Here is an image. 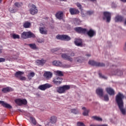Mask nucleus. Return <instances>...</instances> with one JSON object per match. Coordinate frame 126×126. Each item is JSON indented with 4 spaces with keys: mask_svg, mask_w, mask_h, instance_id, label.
I'll return each instance as SVG.
<instances>
[{
    "mask_svg": "<svg viewBox=\"0 0 126 126\" xmlns=\"http://www.w3.org/2000/svg\"><path fill=\"white\" fill-rule=\"evenodd\" d=\"M124 98L125 95H124L123 94L119 93L116 95V101L122 114L123 115H126V109L124 108V101L123 100V99Z\"/></svg>",
    "mask_w": 126,
    "mask_h": 126,
    "instance_id": "f257e3e1",
    "label": "nucleus"
},
{
    "mask_svg": "<svg viewBox=\"0 0 126 126\" xmlns=\"http://www.w3.org/2000/svg\"><path fill=\"white\" fill-rule=\"evenodd\" d=\"M69 89H70V86L66 85L58 87L57 88V92L59 93V94H63L65 93V91H67V90H69Z\"/></svg>",
    "mask_w": 126,
    "mask_h": 126,
    "instance_id": "f03ea898",
    "label": "nucleus"
},
{
    "mask_svg": "<svg viewBox=\"0 0 126 126\" xmlns=\"http://www.w3.org/2000/svg\"><path fill=\"white\" fill-rule=\"evenodd\" d=\"M58 51H59V52H67V53H68L69 55H70L71 57H74V52H73L70 49L63 50L62 49L56 48H53L51 50V52H52V53H55V52H58Z\"/></svg>",
    "mask_w": 126,
    "mask_h": 126,
    "instance_id": "7ed1b4c3",
    "label": "nucleus"
},
{
    "mask_svg": "<svg viewBox=\"0 0 126 126\" xmlns=\"http://www.w3.org/2000/svg\"><path fill=\"white\" fill-rule=\"evenodd\" d=\"M23 74H24V72L19 71L15 73V76L17 77V78H18V79L23 81L26 80V77L22 76Z\"/></svg>",
    "mask_w": 126,
    "mask_h": 126,
    "instance_id": "20e7f679",
    "label": "nucleus"
},
{
    "mask_svg": "<svg viewBox=\"0 0 126 126\" xmlns=\"http://www.w3.org/2000/svg\"><path fill=\"white\" fill-rule=\"evenodd\" d=\"M31 8L30 9V12L32 15H35L38 13V8L34 4H32L31 6Z\"/></svg>",
    "mask_w": 126,
    "mask_h": 126,
    "instance_id": "39448f33",
    "label": "nucleus"
},
{
    "mask_svg": "<svg viewBox=\"0 0 126 126\" xmlns=\"http://www.w3.org/2000/svg\"><path fill=\"white\" fill-rule=\"evenodd\" d=\"M58 40H63L64 41H69L70 37L66 35H58L56 36Z\"/></svg>",
    "mask_w": 126,
    "mask_h": 126,
    "instance_id": "423d86ee",
    "label": "nucleus"
},
{
    "mask_svg": "<svg viewBox=\"0 0 126 126\" xmlns=\"http://www.w3.org/2000/svg\"><path fill=\"white\" fill-rule=\"evenodd\" d=\"M53 85L50 84H45L43 85H41L38 87V88L40 89V90H42V91H45L46 89H48L49 88H51Z\"/></svg>",
    "mask_w": 126,
    "mask_h": 126,
    "instance_id": "0eeeda50",
    "label": "nucleus"
},
{
    "mask_svg": "<svg viewBox=\"0 0 126 126\" xmlns=\"http://www.w3.org/2000/svg\"><path fill=\"white\" fill-rule=\"evenodd\" d=\"M89 63L91 65H94L95 66H105V64L103 63H97L94 61H90Z\"/></svg>",
    "mask_w": 126,
    "mask_h": 126,
    "instance_id": "6e6552de",
    "label": "nucleus"
},
{
    "mask_svg": "<svg viewBox=\"0 0 126 126\" xmlns=\"http://www.w3.org/2000/svg\"><path fill=\"white\" fill-rule=\"evenodd\" d=\"M16 104L19 105V106H21L22 105H26L27 104V100L26 99H16L15 100Z\"/></svg>",
    "mask_w": 126,
    "mask_h": 126,
    "instance_id": "1a4fd4ad",
    "label": "nucleus"
},
{
    "mask_svg": "<svg viewBox=\"0 0 126 126\" xmlns=\"http://www.w3.org/2000/svg\"><path fill=\"white\" fill-rule=\"evenodd\" d=\"M75 31L78 33H82V34H85L87 32V30L83 29L81 27H77L75 28Z\"/></svg>",
    "mask_w": 126,
    "mask_h": 126,
    "instance_id": "9d476101",
    "label": "nucleus"
},
{
    "mask_svg": "<svg viewBox=\"0 0 126 126\" xmlns=\"http://www.w3.org/2000/svg\"><path fill=\"white\" fill-rule=\"evenodd\" d=\"M53 82L55 84L57 85H60L62 82H63V79L61 77H57L54 79L53 80Z\"/></svg>",
    "mask_w": 126,
    "mask_h": 126,
    "instance_id": "9b49d317",
    "label": "nucleus"
},
{
    "mask_svg": "<svg viewBox=\"0 0 126 126\" xmlns=\"http://www.w3.org/2000/svg\"><path fill=\"white\" fill-rule=\"evenodd\" d=\"M69 11L72 15L78 14V13H79V10L75 8H70L69 9Z\"/></svg>",
    "mask_w": 126,
    "mask_h": 126,
    "instance_id": "f8f14e48",
    "label": "nucleus"
},
{
    "mask_svg": "<svg viewBox=\"0 0 126 126\" xmlns=\"http://www.w3.org/2000/svg\"><path fill=\"white\" fill-rule=\"evenodd\" d=\"M86 33L89 36L91 37V38H92V37L94 36V35H96V32L92 29L90 30L88 32L87 31Z\"/></svg>",
    "mask_w": 126,
    "mask_h": 126,
    "instance_id": "ddd939ff",
    "label": "nucleus"
},
{
    "mask_svg": "<svg viewBox=\"0 0 126 126\" xmlns=\"http://www.w3.org/2000/svg\"><path fill=\"white\" fill-rule=\"evenodd\" d=\"M46 62H47V60L44 59L37 60L36 61V63L38 65H44L46 63Z\"/></svg>",
    "mask_w": 126,
    "mask_h": 126,
    "instance_id": "4468645a",
    "label": "nucleus"
},
{
    "mask_svg": "<svg viewBox=\"0 0 126 126\" xmlns=\"http://www.w3.org/2000/svg\"><path fill=\"white\" fill-rule=\"evenodd\" d=\"M0 104H1V105H2V106L4 108H7V109H11V108H12L10 105L8 104L6 102H5L4 101L0 100Z\"/></svg>",
    "mask_w": 126,
    "mask_h": 126,
    "instance_id": "2eb2a0df",
    "label": "nucleus"
},
{
    "mask_svg": "<svg viewBox=\"0 0 126 126\" xmlns=\"http://www.w3.org/2000/svg\"><path fill=\"white\" fill-rule=\"evenodd\" d=\"M96 93L99 97H103V89L100 88H98L96 90Z\"/></svg>",
    "mask_w": 126,
    "mask_h": 126,
    "instance_id": "dca6fc26",
    "label": "nucleus"
},
{
    "mask_svg": "<svg viewBox=\"0 0 126 126\" xmlns=\"http://www.w3.org/2000/svg\"><path fill=\"white\" fill-rule=\"evenodd\" d=\"M62 57L64 60H67V61H69V62H72L73 61L72 58H71L70 56H68L65 54H63L62 55Z\"/></svg>",
    "mask_w": 126,
    "mask_h": 126,
    "instance_id": "f3484780",
    "label": "nucleus"
},
{
    "mask_svg": "<svg viewBox=\"0 0 126 126\" xmlns=\"http://www.w3.org/2000/svg\"><path fill=\"white\" fill-rule=\"evenodd\" d=\"M39 32L41 33V34H44V35H46V34H48V31L46 30L45 27L39 28Z\"/></svg>",
    "mask_w": 126,
    "mask_h": 126,
    "instance_id": "a211bd4d",
    "label": "nucleus"
},
{
    "mask_svg": "<svg viewBox=\"0 0 126 126\" xmlns=\"http://www.w3.org/2000/svg\"><path fill=\"white\" fill-rule=\"evenodd\" d=\"M106 91L109 95H115V91L111 88H107L106 89Z\"/></svg>",
    "mask_w": 126,
    "mask_h": 126,
    "instance_id": "6ab92c4d",
    "label": "nucleus"
},
{
    "mask_svg": "<svg viewBox=\"0 0 126 126\" xmlns=\"http://www.w3.org/2000/svg\"><path fill=\"white\" fill-rule=\"evenodd\" d=\"M53 75V74L51 72H46L44 74V76L46 78V79H49L51 78Z\"/></svg>",
    "mask_w": 126,
    "mask_h": 126,
    "instance_id": "aec40b11",
    "label": "nucleus"
},
{
    "mask_svg": "<svg viewBox=\"0 0 126 126\" xmlns=\"http://www.w3.org/2000/svg\"><path fill=\"white\" fill-rule=\"evenodd\" d=\"M74 43L76 46H82V40L81 39H76Z\"/></svg>",
    "mask_w": 126,
    "mask_h": 126,
    "instance_id": "412c9836",
    "label": "nucleus"
},
{
    "mask_svg": "<svg viewBox=\"0 0 126 126\" xmlns=\"http://www.w3.org/2000/svg\"><path fill=\"white\" fill-rule=\"evenodd\" d=\"M34 76H35V73L33 72H30L27 75V77H28V79H29V80H32V78L34 77Z\"/></svg>",
    "mask_w": 126,
    "mask_h": 126,
    "instance_id": "4be33fe9",
    "label": "nucleus"
},
{
    "mask_svg": "<svg viewBox=\"0 0 126 126\" xmlns=\"http://www.w3.org/2000/svg\"><path fill=\"white\" fill-rule=\"evenodd\" d=\"M53 64L54 65H56V66H63V63L58 61H53Z\"/></svg>",
    "mask_w": 126,
    "mask_h": 126,
    "instance_id": "5701e85b",
    "label": "nucleus"
},
{
    "mask_svg": "<svg viewBox=\"0 0 126 126\" xmlns=\"http://www.w3.org/2000/svg\"><path fill=\"white\" fill-rule=\"evenodd\" d=\"M2 91L4 93H6L7 92H10V91H13V89L10 87H7V88H3L2 90Z\"/></svg>",
    "mask_w": 126,
    "mask_h": 126,
    "instance_id": "b1692460",
    "label": "nucleus"
},
{
    "mask_svg": "<svg viewBox=\"0 0 126 126\" xmlns=\"http://www.w3.org/2000/svg\"><path fill=\"white\" fill-rule=\"evenodd\" d=\"M124 20V17L122 16H117L115 17V22H122Z\"/></svg>",
    "mask_w": 126,
    "mask_h": 126,
    "instance_id": "393cba45",
    "label": "nucleus"
},
{
    "mask_svg": "<svg viewBox=\"0 0 126 126\" xmlns=\"http://www.w3.org/2000/svg\"><path fill=\"white\" fill-rule=\"evenodd\" d=\"M57 120L58 119L57 118V117L52 116L50 118V123H51V124H56Z\"/></svg>",
    "mask_w": 126,
    "mask_h": 126,
    "instance_id": "a878e982",
    "label": "nucleus"
},
{
    "mask_svg": "<svg viewBox=\"0 0 126 126\" xmlns=\"http://www.w3.org/2000/svg\"><path fill=\"white\" fill-rule=\"evenodd\" d=\"M27 38H35V35L31 32H27Z\"/></svg>",
    "mask_w": 126,
    "mask_h": 126,
    "instance_id": "bb28decb",
    "label": "nucleus"
},
{
    "mask_svg": "<svg viewBox=\"0 0 126 126\" xmlns=\"http://www.w3.org/2000/svg\"><path fill=\"white\" fill-rule=\"evenodd\" d=\"M28 46L32 50H37V49H38L37 45H36L35 43L28 44Z\"/></svg>",
    "mask_w": 126,
    "mask_h": 126,
    "instance_id": "cd10ccee",
    "label": "nucleus"
},
{
    "mask_svg": "<svg viewBox=\"0 0 126 126\" xmlns=\"http://www.w3.org/2000/svg\"><path fill=\"white\" fill-rule=\"evenodd\" d=\"M82 110H83L84 112L83 113V116H88V113H89V109H86V108L83 107Z\"/></svg>",
    "mask_w": 126,
    "mask_h": 126,
    "instance_id": "c85d7f7f",
    "label": "nucleus"
},
{
    "mask_svg": "<svg viewBox=\"0 0 126 126\" xmlns=\"http://www.w3.org/2000/svg\"><path fill=\"white\" fill-rule=\"evenodd\" d=\"M115 75H118L119 76H121V75H123V72L121 70H117L115 71L114 73L113 74Z\"/></svg>",
    "mask_w": 126,
    "mask_h": 126,
    "instance_id": "c756f323",
    "label": "nucleus"
},
{
    "mask_svg": "<svg viewBox=\"0 0 126 126\" xmlns=\"http://www.w3.org/2000/svg\"><path fill=\"white\" fill-rule=\"evenodd\" d=\"M103 20L106 22H110L111 21V16H104L103 17Z\"/></svg>",
    "mask_w": 126,
    "mask_h": 126,
    "instance_id": "7c9ffc66",
    "label": "nucleus"
},
{
    "mask_svg": "<svg viewBox=\"0 0 126 126\" xmlns=\"http://www.w3.org/2000/svg\"><path fill=\"white\" fill-rule=\"evenodd\" d=\"M31 25V24L30 23L26 22L24 24L23 27H24V28H29Z\"/></svg>",
    "mask_w": 126,
    "mask_h": 126,
    "instance_id": "2f4dec72",
    "label": "nucleus"
},
{
    "mask_svg": "<svg viewBox=\"0 0 126 126\" xmlns=\"http://www.w3.org/2000/svg\"><path fill=\"white\" fill-rule=\"evenodd\" d=\"M14 5L16 6V7H21L22 5H23V3L22 2H16L14 3Z\"/></svg>",
    "mask_w": 126,
    "mask_h": 126,
    "instance_id": "473e14b6",
    "label": "nucleus"
},
{
    "mask_svg": "<svg viewBox=\"0 0 126 126\" xmlns=\"http://www.w3.org/2000/svg\"><path fill=\"white\" fill-rule=\"evenodd\" d=\"M55 16H63V12L59 11L56 13Z\"/></svg>",
    "mask_w": 126,
    "mask_h": 126,
    "instance_id": "72a5a7b5",
    "label": "nucleus"
},
{
    "mask_svg": "<svg viewBox=\"0 0 126 126\" xmlns=\"http://www.w3.org/2000/svg\"><path fill=\"white\" fill-rule=\"evenodd\" d=\"M92 119L95 120V121H98V122H102V118L98 116H93L92 117Z\"/></svg>",
    "mask_w": 126,
    "mask_h": 126,
    "instance_id": "f704fd0d",
    "label": "nucleus"
},
{
    "mask_svg": "<svg viewBox=\"0 0 126 126\" xmlns=\"http://www.w3.org/2000/svg\"><path fill=\"white\" fill-rule=\"evenodd\" d=\"M71 112L73 113V114H75V115H77V114L79 113V111L76 109H71Z\"/></svg>",
    "mask_w": 126,
    "mask_h": 126,
    "instance_id": "c9c22d12",
    "label": "nucleus"
},
{
    "mask_svg": "<svg viewBox=\"0 0 126 126\" xmlns=\"http://www.w3.org/2000/svg\"><path fill=\"white\" fill-rule=\"evenodd\" d=\"M103 15L104 16H111L112 13L110 12L105 11L103 12Z\"/></svg>",
    "mask_w": 126,
    "mask_h": 126,
    "instance_id": "e433bc0d",
    "label": "nucleus"
},
{
    "mask_svg": "<svg viewBox=\"0 0 126 126\" xmlns=\"http://www.w3.org/2000/svg\"><path fill=\"white\" fill-rule=\"evenodd\" d=\"M22 37L23 38V39H27V33L26 32H24L22 33Z\"/></svg>",
    "mask_w": 126,
    "mask_h": 126,
    "instance_id": "4c0bfd02",
    "label": "nucleus"
},
{
    "mask_svg": "<svg viewBox=\"0 0 126 126\" xmlns=\"http://www.w3.org/2000/svg\"><path fill=\"white\" fill-rule=\"evenodd\" d=\"M30 120L32 122V124H33V125H36V120H35L34 118L31 117L30 118Z\"/></svg>",
    "mask_w": 126,
    "mask_h": 126,
    "instance_id": "58836bf2",
    "label": "nucleus"
},
{
    "mask_svg": "<svg viewBox=\"0 0 126 126\" xmlns=\"http://www.w3.org/2000/svg\"><path fill=\"white\" fill-rule=\"evenodd\" d=\"M75 61L77 63H82L81 57H77L75 59Z\"/></svg>",
    "mask_w": 126,
    "mask_h": 126,
    "instance_id": "ea45409f",
    "label": "nucleus"
},
{
    "mask_svg": "<svg viewBox=\"0 0 126 126\" xmlns=\"http://www.w3.org/2000/svg\"><path fill=\"white\" fill-rule=\"evenodd\" d=\"M56 75H58V76H63V72L61 71H57Z\"/></svg>",
    "mask_w": 126,
    "mask_h": 126,
    "instance_id": "a19ab883",
    "label": "nucleus"
},
{
    "mask_svg": "<svg viewBox=\"0 0 126 126\" xmlns=\"http://www.w3.org/2000/svg\"><path fill=\"white\" fill-rule=\"evenodd\" d=\"M76 5L77 7L79 8L80 10H81V11H82V6L81 5V4H80V3H79V2L77 3Z\"/></svg>",
    "mask_w": 126,
    "mask_h": 126,
    "instance_id": "79ce46f5",
    "label": "nucleus"
},
{
    "mask_svg": "<svg viewBox=\"0 0 126 126\" xmlns=\"http://www.w3.org/2000/svg\"><path fill=\"white\" fill-rule=\"evenodd\" d=\"M13 39H19V35L14 34L12 35Z\"/></svg>",
    "mask_w": 126,
    "mask_h": 126,
    "instance_id": "37998d69",
    "label": "nucleus"
},
{
    "mask_svg": "<svg viewBox=\"0 0 126 126\" xmlns=\"http://www.w3.org/2000/svg\"><path fill=\"white\" fill-rule=\"evenodd\" d=\"M94 13V11H88L87 12V14L88 15H92V14H93Z\"/></svg>",
    "mask_w": 126,
    "mask_h": 126,
    "instance_id": "c03bdc74",
    "label": "nucleus"
},
{
    "mask_svg": "<svg viewBox=\"0 0 126 126\" xmlns=\"http://www.w3.org/2000/svg\"><path fill=\"white\" fill-rule=\"evenodd\" d=\"M9 10H10V12L11 13H14L15 12H16V10L14 9H13L11 8H9Z\"/></svg>",
    "mask_w": 126,
    "mask_h": 126,
    "instance_id": "a18cd8bd",
    "label": "nucleus"
},
{
    "mask_svg": "<svg viewBox=\"0 0 126 126\" xmlns=\"http://www.w3.org/2000/svg\"><path fill=\"white\" fill-rule=\"evenodd\" d=\"M99 77H100L101 78H103V79H107V77L104 75H102L101 73H99Z\"/></svg>",
    "mask_w": 126,
    "mask_h": 126,
    "instance_id": "49530a36",
    "label": "nucleus"
},
{
    "mask_svg": "<svg viewBox=\"0 0 126 126\" xmlns=\"http://www.w3.org/2000/svg\"><path fill=\"white\" fill-rule=\"evenodd\" d=\"M104 99L105 101H109V96H108V95H105L104 96Z\"/></svg>",
    "mask_w": 126,
    "mask_h": 126,
    "instance_id": "de8ad7c7",
    "label": "nucleus"
},
{
    "mask_svg": "<svg viewBox=\"0 0 126 126\" xmlns=\"http://www.w3.org/2000/svg\"><path fill=\"white\" fill-rule=\"evenodd\" d=\"M77 126H85L84 124H83V123H81V122H78L77 123Z\"/></svg>",
    "mask_w": 126,
    "mask_h": 126,
    "instance_id": "09e8293b",
    "label": "nucleus"
},
{
    "mask_svg": "<svg viewBox=\"0 0 126 126\" xmlns=\"http://www.w3.org/2000/svg\"><path fill=\"white\" fill-rule=\"evenodd\" d=\"M37 41L38 43H44V39H38Z\"/></svg>",
    "mask_w": 126,
    "mask_h": 126,
    "instance_id": "8fccbe9b",
    "label": "nucleus"
},
{
    "mask_svg": "<svg viewBox=\"0 0 126 126\" xmlns=\"http://www.w3.org/2000/svg\"><path fill=\"white\" fill-rule=\"evenodd\" d=\"M5 62V59L4 58H0V63H3Z\"/></svg>",
    "mask_w": 126,
    "mask_h": 126,
    "instance_id": "3c124183",
    "label": "nucleus"
},
{
    "mask_svg": "<svg viewBox=\"0 0 126 126\" xmlns=\"http://www.w3.org/2000/svg\"><path fill=\"white\" fill-rule=\"evenodd\" d=\"M90 126H108L107 125H91Z\"/></svg>",
    "mask_w": 126,
    "mask_h": 126,
    "instance_id": "603ef678",
    "label": "nucleus"
},
{
    "mask_svg": "<svg viewBox=\"0 0 126 126\" xmlns=\"http://www.w3.org/2000/svg\"><path fill=\"white\" fill-rule=\"evenodd\" d=\"M56 18L59 19V20H61V19H63V16H57Z\"/></svg>",
    "mask_w": 126,
    "mask_h": 126,
    "instance_id": "864d4df0",
    "label": "nucleus"
},
{
    "mask_svg": "<svg viewBox=\"0 0 126 126\" xmlns=\"http://www.w3.org/2000/svg\"><path fill=\"white\" fill-rule=\"evenodd\" d=\"M64 67L67 68V67H70V65H66L64 66Z\"/></svg>",
    "mask_w": 126,
    "mask_h": 126,
    "instance_id": "5fc2aeb1",
    "label": "nucleus"
},
{
    "mask_svg": "<svg viewBox=\"0 0 126 126\" xmlns=\"http://www.w3.org/2000/svg\"><path fill=\"white\" fill-rule=\"evenodd\" d=\"M121 1H123V2H126V0H121Z\"/></svg>",
    "mask_w": 126,
    "mask_h": 126,
    "instance_id": "6e6d98bb",
    "label": "nucleus"
},
{
    "mask_svg": "<svg viewBox=\"0 0 126 126\" xmlns=\"http://www.w3.org/2000/svg\"><path fill=\"white\" fill-rule=\"evenodd\" d=\"M86 56H87V57H90L91 56V55H90V54H87Z\"/></svg>",
    "mask_w": 126,
    "mask_h": 126,
    "instance_id": "4d7b16f0",
    "label": "nucleus"
},
{
    "mask_svg": "<svg viewBox=\"0 0 126 126\" xmlns=\"http://www.w3.org/2000/svg\"><path fill=\"white\" fill-rule=\"evenodd\" d=\"M90 0V1H96V0Z\"/></svg>",
    "mask_w": 126,
    "mask_h": 126,
    "instance_id": "13d9d810",
    "label": "nucleus"
},
{
    "mask_svg": "<svg viewBox=\"0 0 126 126\" xmlns=\"http://www.w3.org/2000/svg\"><path fill=\"white\" fill-rule=\"evenodd\" d=\"M61 1H66V0H60Z\"/></svg>",
    "mask_w": 126,
    "mask_h": 126,
    "instance_id": "bf43d9fd",
    "label": "nucleus"
},
{
    "mask_svg": "<svg viewBox=\"0 0 126 126\" xmlns=\"http://www.w3.org/2000/svg\"><path fill=\"white\" fill-rule=\"evenodd\" d=\"M2 52V50L1 49H0V54H1Z\"/></svg>",
    "mask_w": 126,
    "mask_h": 126,
    "instance_id": "052dcab7",
    "label": "nucleus"
},
{
    "mask_svg": "<svg viewBox=\"0 0 126 126\" xmlns=\"http://www.w3.org/2000/svg\"><path fill=\"white\" fill-rule=\"evenodd\" d=\"M1 1H2V0H0V3H1Z\"/></svg>",
    "mask_w": 126,
    "mask_h": 126,
    "instance_id": "680f3d73",
    "label": "nucleus"
}]
</instances>
